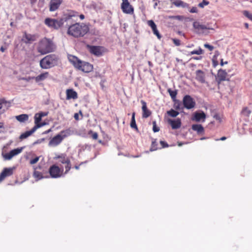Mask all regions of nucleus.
<instances>
[{
  "label": "nucleus",
  "mask_w": 252,
  "mask_h": 252,
  "mask_svg": "<svg viewBox=\"0 0 252 252\" xmlns=\"http://www.w3.org/2000/svg\"><path fill=\"white\" fill-rule=\"evenodd\" d=\"M66 23L65 26L68 27L67 33L75 37L83 36L89 31L88 27L84 24H73L72 17L69 22Z\"/></svg>",
  "instance_id": "nucleus-1"
},
{
  "label": "nucleus",
  "mask_w": 252,
  "mask_h": 252,
  "mask_svg": "<svg viewBox=\"0 0 252 252\" xmlns=\"http://www.w3.org/2000/svg\"><path fill=\"white\" fill-rule=\"evenodd\" d=\"M76 15L74 12H71L68 14H65L59 20L55 19H51L47 18L45 19L44 23L46 25L51 28L54 29H58L66 22H69L71 20V18Z\"/></svg>",
  "instance_id": "nucleus-2"
},
{
  "label": "nucleus",
  "mask_w": 252,
  "mask_h": 252,
  "mask_svg": "<svg viewBox=\"0 0 252 252\" xmlns=\"http://www.w3.org/2000/svg\"><path fill=\"white\" fill-rule=\"evenodd\" d=\"M69 61L73 65V66L84 72H90L93 69V65L91 63L82 61L75 56L69 55L68 56Z\"/></svg>",
  "instance_id": "nucleus-3"
},
{
  "label": "nucleus",
  "mask_w": 252,
  "mask_h": 252,
  "mask_svg": "<svg viewBox=\"0 0 252 252\" xmlns=\"http://www.w3.org/2000/svg\"><path fill=\"white\" fill-rule=\"evenodd\" d=\"M59 58L55 54L45 56L40 61V67L43 69H49L58 64Z\"/></svg>",
  "instance_id": "nucleus-4"
},
{
  "label": "nucleus",
  "mask_w": 252,
  "mask_h": 252,
  "mask_svg": "<svg viewBox=\"0 0 252 252\" xmlns=\"http://www.w3.org/2000/svg\"><path fill=\"white\" fill-rule=\"evenodd\" d=\"M54 44L52 41L48 38H44L41 39L37 47L38 52L41 54H46L54 51Z\"/></svg>",
  "instance_id": "nucleus-5"
},
{
  "label": "nucleus",
  "mask_w": 252,
  "mask_h": 252,
  "mask_svg": "<svg viewBox=\"0 0 252 252\" xmlns=\"http://www.w3.org/2000/svg\"><path fill=\"white\" fill-rule=\"evenodd\" d=\"M56 158L57 159H59V164L62 163L66 164L65 166V174H66L71 168L70 161L69 158L67 157L66 156L63 154L58 156V157H56Z\"/></svg>",
  "instance_id": "nucleus-6"
},
{
  "label": "nucleus",
  "mask_w": 252,
  "mask_h": 252,
  "mask_svg": "<svg viewBox=\"0 0 252 252\" xmlns=\"http://www.w3.org/2000/svg\"><path fill=\"white\" fill-rule=\"evenodd\" d=\"M184 107L187 109H191L194 107L195 102L194 99L189 95H186L183 99Z\"/></svg>",
  "instance_id": "nucleus-7"
},
{
  "label": "nucleus",
  "mask_w": 252,
  "mask_h": 252,
  "mask_svg": "<svg viewBox=\"0 0 252 252\" xmlns=\"http://www.w3.org/2000/svg\"><path fill=\"white\" fill-rule=\"evenodd\" d=\"M121 9L123 12L126 14H132L134 11L132 6L130 5L128 0H122Z\"/></svg>",
  "instance_id": "nucleus-8"
},
{
  "label": "nucleus",
  "mask_w": 252,
  "mask_h": 252,
  "mask_svg": "<svg viewBox=\"0 0 252 252\" xmlns=\"http://www.w3.org/2000/svg\"><path fill=\"white\" fill-rule=\"evenodd\" d=\"M89 48L90 53L97 57L102 56L104 51V48L102 46H90Z\"/></svg>",
  "instance_id": "nucleus-9"
},
{
  "label": "nucleus",
  "mask_w": 252,
  "mask_h": 252,
  "mask_svg": "<svg viewBox=\"0 0 252 252\" xmlns=\"http://www.w3.org/2000/svg\"><path fill=\"white\" fill-rule=\"evenodd\" d=\"M49 172L52 178H57L61 176V169L55 165H53L50 167Z\"/></svg>",
  "instance_id": "nucleus-10"
},
{
  "label": "nucleus",
  "mask_w": 252,
  "mask_h": 252,
  "mask_svg": "<svg viewBox=\"0 0 252 252\" xmlns=\"http://www.w3.org/2000/svg\"><path fill=\"white\" fill-rule=\"evenodd\" d=\"M205 118V113L203 111H201L194 112L191 119L192 121L199 122L201 120H202V122H204Z\"/></svg>",
  "instance_id": "nucleus-11"
},
{
  "label": "nucleus",
  "mask_w": 252,
  "mask_h": 252,
  "mask_svg": "<svg viewBox=\"0 0 252 252\" xmlns=\"http://www.w3.org/2000/svg\"><path fill=\"white\" fill-rule=\"evenodd\" d=\"M15 167L4 168L0 174V182L3 181L6 177H9L13 173Z\"/></svg>",
  "instance_id": "nucleus-12"
},
{
  "label": "nucleus",
  "mask_w": 252,
  "mask_h": 252,
  "mask_svg": "<svg viewBox=\"0 0 252 252\" xmlns=\"http://www.w3.org/2000/svg\"><path fill=\"white\" fill-rule=\"evenodd\" d=\"M65 137V135L63 136L61 134H58L52 138L49 142V146H56L61 143L63 139Z\"/></svg>",
  "instance_id": "nucleus-13"
},
{
  "label": "nucleus",
  "mask_w": 252,
  "mask_h": 252,
  "mask_svg": "<svg viewBox=\"0 0 252 252\" xmlns=\"http://www.w3.org/2000/svg\"><path fill=\"white\" fill-rule=\"evenodd\" d=\"M227 76V73L225 70H223L222 69H219L218 72L217 77L216 78L218 84H220L221 82L223 81L229 80V79L226 78Z\"/></svg>",
  "instance_id": "nucleus-14"
},
{
  "label": "nucleus",
  "mask_w": 252,
  "mask_h": 252,
  "mask_svg": "<svg viewBox=\"0 0 252 252\" xmlns=\"http://www.w3.org/2000/svg\"><path fill=\"white\" fill-rule=\"evenodd\" d=\"M11 106L10 101H6L4 99H0V115L3 113Z\"/></svg>",
  "instance_id": "nucleus-15"
},
{
  "label": "nucleus",
  "mask_w": 252,
  "mask_h": 252,
  "mask_svg": "<svg viewBox=\"0 0 252 252\" xmlns=\"http://www.w3.org/2000/svg\"><path fill=\"white\" fill-rule=\"evenodd\" d=\"M148 25L152 28L154 34L157 36L158 39H160L161 35L158 30L157 25L155 22L152 20H149L148 21Z\"/></svg>",
  "instance_id": "nucleus-16"
},
{
  "label": "nucleus",
  "mask_w": 252,
  "mask_h": 252,
  "mask_svg": "<svg viewBox=\"0 0 252 252\" xmlns=\"http://www.w3.org/2000/svg\"><path fill=\"white\" fill-rule=\"evenodd\" d=\"M141 103L142 104V117L143 118H147L151 115V112L147 108V103L145 101L141 100Z\"/></svg>",
  "instance_id": "nucleus-17"
},
{
  "label": "nucleus",
  "mask_w": 252,
  "mask_h": 252,
  "mask_svg": "<svg viewBox=\"0 0 252 252\" xmlns=\"http://www.w3.org/2000/svg\"><path fill=\"white\" fill-rule=\"evenodd\" d=\"M62 0H51L49 10L50 11H55L59 8L62 3Z\"/></svg>",
  "instance_id": "nucleus-18"
},
{
  "label": "nucleus",
  "mask_w": 252,
  "mask_h": 252,
  "mask_svg": "<svg viewBox=\"0 0 252 252\" xmlns=\"http://www.w3.org/2000/svg\"><path fill=\"white\" fill-rule=\"evenodd\" d=\"M168 123L171 125L172 128L173 129H176L180 128L181 126V121L180 119H177L176 120H168Z\"/></svg>",
  "instance_id": "nucleus-19"
},
{
  "label": "nucleus",
  "mask_w": 252,
  "mask_h": 252,
  "mask_svg": "<svg viewBox=\"0 0 252 252\" xmlns=\"http://www.w3.org/2000/svg\"><path fill=\"white\" fill-rule=\"evenodd\" d=\"M196 77L195 79L199 82L201 83H205V73L201 70H197L196 71Z\"/></svg>",
  "instance_id": "nucleus-20"
},
{
  "label": "nucleus",
  "mask_w": 252,
  "mask_h": 252,
  "mask_svg": "<svg viewBox=\"0 0 252 252\" xmlns=\"http://www.w3.org/2000/svg\"><path fill=\"white\" fill-rule=\"evenodd\" d=\"M66 99L69 100L70 99H75L77 98L78 95L76 92L72 89H67L66 91Z\"/></svg>",
  "instance_id": "nucleus-21"
},
{
  "label": "nucleus",
  "mask_w": 252,
  "mask_h": 252,
  "mask_svg": "<svg viewBox=\"0 0 252 252\" xmlns=\"http://www.w3.org/2000/svg\"><path fill=\"white\" fill-rule=\"evenodd\" d=\"M192 129L196 131L198 134H202L204 133L203 126L200 124H193L191 126Z\"/></svg>",
  "instance_id": "nucleus-22"
},
{
  "label": "nucleus",
  "mask_w": 252,
  "mask_h": 252,
  "mask_svg": "<svg viewBox=\"0 0 252 252\" xmlns=\"http://www.w3.org/2000/svg\"><path fill=\"white\" fill-rule=\"evenodd\" d=\"M22 40L26 43H30L34 40V37L30 34L25 33L22 37Z\"/></svg>",
  "instance_id": "nucleus-23"
},
{
  "label": "nucleus",
  "mask_w": 252,
  "mask_h": 252,
  "mask_svg": "<svg viewBox=\"0 0 252 252\" xmlns=\"http://www.w3.org/2000/svg\"><path fill=\"white\" fill-rule=\"evenodd\" d=\"M193 28L197 30L198 32L204 30L209 29L205 25L201 24L199 22L195 21L193 23Z\"/></svg>",
  "instance_id": "nucleus-24"
},
{
  "label": "nucleus",
  "mask_w": 252,
  "mask_h": 252,
  "mask_svg": "<svg viewBox=\"0 0 252 252\" xmlns=\"http://www.w3.org/2000/svg\"><path fill=\"white\" fill-rule=\"evenodd\" d=\"M173 4L176 7H182L183 8H189V4L187 3L184 2L181 0H176L173 2Z\"/></svg>",
  "instance_id": "nucleus-25"
},
{
  "label": "nucleus",
  "mask_w": 252,
  "mask_h": 252,
  "mask_svg": "<svg viewBox=\"0 0 252 252\" xmlns=\"http://www.w3.org/2000/svg\"><path fill=\"white\" fill-rule=\"evenodd\" d=\"M35 131L34 130V128L32 127L31 130L27 131L24 133H23L21 134L19 137V139L21 140H23L24 139H25L32 135L33 133H34Z\"/></svg>",
  "instance_id": "nucleus-26"
},
{
  "label": "nucleus",
  "mask_w": 252,
  "mask_h": 252,
  "mask_svg": "<svg viewBox=\"0 0 252 252\" xmlns=\"http://www.w3.org/2000/svg\"><path fill=\"white\" fill-rule=\"evenodd\" d=\"M48 76V72H45L43 73H41L40 74L38 75L36 77H34V79L35 80L36 82H38L41 81H43L46 79Z\"/></svg>",
  "instance_id": "nucleus-27"
},
{
  "label": "nucleus",
  "mask_w": 252,
  "mask_h": 252,
  "mask_svg": "<svg viewBox=\"0 0 252 252\" xmlns=\"http://www.w3.org/2000/svg\"><path fill=\"white\" fill-rule=\"evenodd\" d=\"M16 119L20 122H24L29 119V116L27 114H21L16 116Z\"/></svg>",
  "instance_id": "nucleus-28"
},
{
  "label": "nucleus",
  "mask_w": 252,
  "mask_h": 252,
  "mask_svg": "<svg viewBox=\"0 0 252 252\" xmlns=\"http://www.w3.org/2000/svg\"><path fill=\"white\" fill-rule=\"evenodd\" d=\"M135 112H133L132 114L131 120V122H130V126L131 128H135L136 130H137L138 128H137V126L136 124L135 119Z\"/></svg>",
  "instance_id": "nucleus-29"
},
{
  "label": "nucleus",
  "mask_w": 252,
  "mask_h": 252,
  "mask_svg": "<svg viewBox=\"0 0 252 252\" xmlns=\"http://www.w3.org/2000/svg\"><path fill=\"white\" fill-rule=\"evenodd\" d=\"M167 92L170 94V96H171V98L172 99L173 101H175L176 98V95L177 94V90L173 91L171 89H168L167 90Z\"/></svg>",
  "instance_id": "nucleus-30"
},
{
  "label": "nucleus",
  "mask_w": 252,
  "mask_h": 252,
  "mask_svg": "<svg viewBox=\"0 0 252 252\" xmlns=\"http://www.w3.org/2000/svg\"><path fill=\"white\" fill-rule=\"evenodd\" d=\"M174 104V108L176 110L183 109L182 104L180 100L175 99Z\"/></svg>",
  "instance_id": "nucleus-31"
},
{
  "label": "nucleus",
  "mask_w": 252,
  "mask_h": 252,
  "mask_svg": "<svg viewBox=\"0 0 252 252\" xmlns=\"http://www.w3.org/2000/svg\"><path fill=\"white\" fill-rule=\"evenodd\" d=\"M23 150V148H16L10 151V154L13 155V157L16 156L20 154Z\"/></svg>",
  "instance_id": "nucleus-32"
},
{
  "label": "nucleus",
  "mask_w": 252,
  "mask_h": 252,
  "mask_svg": "<svg viewBox=\"0 0 252 252\" xmlns=\"http://www.w3.org/2000/svg\"><path fill=\"white\" fill-rule=\"evenodd\" d=\"M33 176L36 179L37 181L43 178V177L41 172L37 171H34Z\"/></svg>",
  "instance_id": "nucleus-33"
},
{
  "label": "nucleus",
  "mask_w": 252,
  "mask_h": 252,
  "mask_svg": "<svg viewBox=\"0 0 252 252\" xmlns=\"http://www.w3.org/2000/svg\"><path fill=\"white\" fill-rule=\"evenodd\" d=\"M167 114L172 117H176L179 115V113L172 109L167 111Z\"/></svg>",
  "instance_id": "nucleus-34"
},
{
  "label": "nucleus",
  "mask_w": 252,
  "mask_h": 252,
  "mask_svg": "<svg viewBox=\"0 0 252 252\" xmlns=\"http://www.w3.org/2000/svg\"><path fill=\"white\" fill-rule=\"evenodd\" d=\"M158 149V143L156 141V139H154L152 141L151 147L150 148L151 151H156Z\"/></svg>",
  "instance_id": "nucleus-35"
},
{
  "label": "nucleus",
  "mask_w": 252,
  "mask_h": 252,
  "mask_svg": "<svg viewBox=\"0 0 252 252\" xmlns=\"http://www.w3.org/2000/svg\"><path fill=\"white\" fill-rule=\"evenodd\" d=\"M242 114L245 116L249 117L251 113V111L248 108L245 107L242 111Z\"/></svg>",
  "instance_id": "nucleus-36"
},
{
  "label": "nucleus",
  "mask_w": 252,
  "mask_h": 252,
  "mask_svg": "<svg viewBox=\"0 0 252 252\" xmlns=\"http://www.w3.org/2000/svg\"><path fill=\"white\" fill-rule=\"evenodd\" d=\"M35 125L38 124L41 121L42 117L39 113H36L34 117Z\"/></svg>",
  "instance_id": "nucleus-37"
},
{
  "label": "nucleus",
  "mask_w": 252,
  "mask_h": 252,
  "mask_svg": "<svg viewBox=\"0 0 252 252\" xmlns=\"http://www.w3.org/2000/svg\"><path fill=\"white\" fill-rule=\"evenodd\" d=\"M203 52H204L203 50L200 47H199L198 50H193V51L190 52L189 53V55H194V54L201 55V54H203Z\"/></svg>",
  "instance_id": "nucleus-38"
},
{
  "label": "nucleus",
  "mask_w": 252,
  "mask_h": 252,
  "mask_svg": "<svg viewBox=\"0 0 252 252\" xmlns=\"http://www.w3.org/2000/svg\"><path fill=\"white\" fill-rule=\"evenodd\" d=\"M243 14L245 16L247 17L248 19H249L250 20L252 21V14L250 13L247 10H244L243 11Z\"/></svg>",
  "instance_id": "nucleus-39"
},
{
  "label": "nucleus",
  "mask_w": 252,
  "mask_h": 252,
  "mask_svg": "<svg viewBox=\"0 0 252 252\" xmlns=\"http://www.w3.org/2000/svg\"><path fill=\"white\" fill-rule=\"evenodd\" d=\"M152 124H153V130L154 132H158L159 131V127L157 126V124H156V122L155 121H153L152 122Z\"/></svg>",
  "instance_id": "nucleus-40"
},
{
  "label": "nucleus",
  "mask_w": 252,
  "mask_h": 252,
  "mask_svg": "<svg viewBox=\"0 0 252 252\" xmlns=\"http://www.w3.org/2000/svg\"><path fill=\"white\" fill-rule=\"evenodd\" d=\"M209 4V2L206 0H203L202 1L198 4V6L201 8H203L205 6Z\"/></svg>",
  "instance_id": "nucleus-41"
},
{
  "label": "nucleus",
  "mask_w": 252,
  "mask_h": 252,
  "mask_svg": "<svg viewBox=\"0 0 252 252\" xmlns=\"http://www.w3.org/2000/svg\"><path fill=\"white\" fill-rule=\"evenodd\" d=\"M9 43H4V45L2 46L0 48V51L4 52L8 47Z\"/></svg>",
  "instance_id": "nucleus-42"
},
{
  "label": "nucleus",
  "mask_w": 252,
  "mask_h": 252,
  "mask_svg": "<svg viewBox=\"0 0 252 252\" xmlns=\"http://www.w3.org/2000/svg\"><path fill=\"white\" fill-rule=\"evenodd\" d=\"M212 63L213 66L214 67H216L219 64L218 62L217 61V59L216 58V56H214L212 58Z\"/></svg>",
  "instance_id": "nucleus-43"
},
{
  "label": "nucleus",
  "mask_w": 252,
  "mask_h": 252,
  "mask_svg": "<svg viewBox=\"0 0 252 252\" xmlns=\"http://www.w3.org/2000/svg\"><path fill=\"white\" fill-rule=\"evenodd\" d=\"M46 123L43 122V123H39L38 124H36V125H35L33 127L34 128V130L36 131V130L40 128L45 125H46Z\"/></svg>",
  "instance_id": "nucleus-44"
},
{
  "label": "nucleus",
  "mask_w": 252,
  "mask_h": 252,
  "mask_svg": "<svg viewBox=\"0 0 252 252\" xmlns=\"http://www.w3.org/2000/svg\"><path fill=\"white\" fill-rule=\"evenodd\" d=\"M3 157L5 159L9 160L11 158H12L13 157V155H12L11 154H10V152H9V153L5 154L3 156Z\"/></svg>",
  "instance_id": "nucleus-45"
},
{
  "label": "nucleus",
  "mask_w": 252,
  "mask_h": 252,
  "mask_svg": "<svg viewBox=\"0 0 252 252\" xmlns=\"http://www.w3.org/2000/svg\"><path fill=\"white\" fill-rule=\"evenodd\" d=\"M89 134H92V138L94 139H96L97 138V137H98L97 133L96 132H93L92 130H90L89 132Z\"/></svg>",
  "instance_id": "nucleus-46"
},
{
  "label": "nucleus",
  "mask_w": 252,
  "mask_h": 252,
  "mask_svg": "<svg viewBox=\"0 0 252 252\" xmlns=\"http://www.w3.org/2000/svg\"><path fill=\"white\" fill-rule=\"evenodd\" d=\"M39 157H36L30 160V163L31 164H33L36 163L39 160Z\"/></svg>",
  "instance_id": "nucleus-47"
},
{
  "label": "nucleus",
  "mask_w": 252,
  "mask_h": 252,
  "mask_svg": "<svg viewBox=\"0 0 252 252\" xmlns=\"http://www.w3.org/2000/svg\"><path fill=\"white\" fill-rule=\"evenodd\" d=\"M172 40L173 41V43L176 45V46H180L181 44V41L179 39H176V38H172Z\"/></svg>",
  "instance_id": "nucleus-48"
},
{
  "label": "nucleus",
  "mask_w": 252,
  "mask_h": 252,
  "mask_svg": "<svg viewBox=\"0 0 252 252\" xmlns=\"http://www.w3.org/2000/svg\"><path fill=\"white\" fill-rule=\"evenodd\" d=\"M204 46L205 48H208L209 50V51H213L214 48V46H212V45H210V44H209L208 43L205 44L204 45Z\"/></svg>",
  "instance_id": "nucleus-49"
},
{
  "label": "nucleus",
  "mask_w": 252,
  "mask_h": 252,
  "mask_svg": "<svg viewBox=\"0 0 252 252\" xmlns=\"http://www.w3.org/2000/svg\"><path fill=\"white\" fill-rule=\"evenodd\" d=\"M160 144L161 145L162 148H166L168 147V144L165 141H160Z\"/></svg>",
  "instance_id": "nucleus-50"
},
{
  "label": "nucleus",
  "mask_w": 252,
  "mask_h": 252,
  "mask_svg": "<svg viewBox=\"0 0 252 252\" xmlns=\"http://www.w3.org/2000/svg\"><path fill=\"white\" fill-rule=\"evenodd\" d=\"M189 12L192 13H197L198 9L196 7L194 6L189 10Z\"/></svg>",
  "instance_id": "nucleus-51"
},
{
  "label": "nucleus",
  "mask_w": 252,
  "mask_h": 252,
  "mask_svg": "<svg viewBox=\"0 0 252 252\" xmlns=\"http://www.w3.org/2000/svg\"><path fill=\"white\" fill-rule=\"evenodd\" d=\"M214 118L217 121H218L219 122H221V118L219 114H216L214 116Z\"/></svg>",
  "instance_id": "nucleus-52"
},
{
  "label": "nucleus",
  "mask_w": 252,
  "mask_h": 252,
  "mask_svg": "<svg viewBox=\"0 0 252 252\" xmlns=\"http://www.w3.org/2000/svg\"><path fill=\"white\" fill-rule=\"evenodd\" d=\"M34 79V77H23L22 78V80H25L27 82L30 81L32 79Z\"/></svg>",
  "instance_id": "nucleus-53"
},
{
  "label": "nucleus",
  "mask_w": 252,
  "mask_h": 252,
  "mask_svg": "<svg viewBox=\"0 0 252 252\" xmlns=\"http://www.w3.org/2000/svg\"><path fill=\"white\" fill-rule=\"evenodd\" d=\"M4 131V127L3 123H0V133L3 132Z\"/></svg>",
  "instance_id": "nucleus-54"
},
{
  "label": "nucleus",
  "mask_w": 252,
  "mask_h": 252,
  "mask_svg": "<svg viewBox=\"0 0 252 252\" xmlns=\"http://www.w3.org/2000/svg\"><path fill=\"white\" fill-rule=\"evenodd\" d=\"M39 115L41 116L42 118L43 117H45L47 116L48 112H40L38 113Z\"/></svg>",
  "instance_id": "nucleus-55"
},
{
  "label": "nucleus",
  "mask_w": 252,
  "mask_h": 252,
  "mask_svg": "<svg viewBox=\"0 0 252 252\" xmlns=\"http://www.w3.org/2000/svg\"><path fill=\"white\" fill-rule=\"evenodd\" d=\"M228 63V62L227 61L223 62V59H221L220 60V65L223 66L224 64H226Z\"/></svg>",
  "instance_id": "nucleus-56"
},
{
  "label": "nucleus",
  "mask_w": 252,
  "mask_h": 252,
  "mask_svg": "<svg viewBox=\"0 0 252 252\" xmlns=\"http://www.w3.org/2000/svg\"><path fill=\"white\" fill-rule=\"evenodd\" d=\"M192 59H193L194 60H200L202 59V57L201 56L193 57L192 58Z\"/></svg>",
  "instance_id": "nucleus-57"
},
{
  "label": "nucleus",
  "mask_w": 252,
  "mask_h": 252,
  "mask_svg": "<svg viewBox=\"0 0 252 252\" xmlns=\"http://www.w3.org/2000/svg\"><path fill=\"white\" fill-rule=\"evenodd\" d=\"M74 118L75 120H79V115L78 113H75L74 115Z\"/></svg>",
  "instance_id": "nucleus-58"
},
{
  "label": "nucleus",
  "mask_w": 252,
  "mask_h": 252,
  "mask_svg": "<svg viewBox=\"0 0 252 252\" xmlns=\"http://www.w3.org/2000/svg\"><path fill=\"white\" fill-rule=\"evenodd\" d=\"M79 17L81 20H83L85 18V16L83 14H80Z\"/></svg>",
  "instance_id": "nucleus-59"
},
{
  "label": "nucleus",
  "mask_w": 252,
  "mask_h": 252,
  "mask_svg": "<svg viewBox=\"0 0 252 252\" xmlns=\"http://www.w3.org/2000/svg\"><path fill=\"white\" fill-rule=\"evenodd\" d=\"M226 139V137L223 136V137H221L219 140L223 141V140H225Z\"/></svg>",
  "instance_id": "nucleus-60"
},
{
  "label": "nucleus",
  "mask_w": 252,
  "mask_h": 252,
  "mask_svg": "<svg viewBox=\"0 0 252 252\" xmlns=\"http://www.w3.org/2000/svg\"><path fill=\"white\" fill-rule=\"evenodd\" d=\"M219 55V53L218 51H216L215 53V55L214 56H216V58H217V57Z\"/></svg>",
  "instance_id": "nucleus-61"
},
{
  "label": "nucleus",
  "mask_w": 252,
  "mask_h": 252,
  "mask_svg": "<svg viewBox=\"0 0 252 252\" xmlns=\"http://www.w3.org/2000/svg\"><path fill=\"white\" fill-rule=\"evenodd\" d=\"M158 2H156L155 3V4H154V8H156L157 6L158 5Z\"/></svg>",
  "instance_id": "nucleus-62"
},
{
  "label": "nucleus",
  "mask_w": 252,
  "mask_h": 252,
  "mask_svg": "<svg viewBox=\"0 0 252 252\" xmlns=\"http://www.w3.org/2000/svg\"><path fill=\"white\" fill-rule=\"evenodd\" d=\"M51 131V129H49L47 131H45V132H43L44 134H47L48 133V132H49L50 131Z\"/></svg>",
  "instance_id": "nucleus-63"
},
{
  "label": "nucleus",
  "mask_w": 252,
  "mask_h": 252,
  "mask_svg": "<svg viewBox=\"0 0 252 252\" xmlns=\"http://www.w3.org/2000/svg\"><path fill=\"white\" fill-rule=\"evenodd\" d=\"M244 25H245V27H246L247 29H248V27H249V24H248V23H245V24H244Z\"/></svg>",
  "instance_id": "nucleus-64"
}]
</instances>
